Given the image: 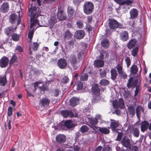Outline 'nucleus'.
<instances>
[{
    "label": "nucleus",
    "mask_w": 151,
    "mask_h": 151,
    "mask_svg": "<svg viewBox=\"0 0 151 151\" xmlns=\"http://www.w3.org/2000/svg\"><path fill=\"white\" fill-rule=\"evenodd\" d=\"M37 8L35 6L30 8L29 9L28 15L30 18V30L28 35V38L30 40L32 39L35 30L38 27L39 21L37 19L39 14L37 13Z\"/></svg>",
    "instance_id": "obj_1"
},
{
    "label": "nucleus",
    "mask_w": 151,
    "mask_h": 151,
    "mask_svg": "<svg viewBox=\"0 0 151 151\" xmlns=\"http://www.w3.org/2000/svg\"><path fill=\"white\" fill-rule=\"evenodd\" d=\"M94 9V5L91 1L85 2L83 5V11L84 13L87 15L91 14Z\"/></svg>",
    "instance_id": "obj_2"
},
{
    "label": "nucleus",
    "mask_w": 151,
    "mask_h": 151,
    "mask_svg": "<svg viewBox=\"0 0 151 151\" xmlns=\"http://www.w3.org/2000/svg\"><path fill=\"white\" fill-rule=\"evenodd\" d=\"M68 61L75 69H77L80 67V61L78 60H77L76 56L74 55H71L70 56Z\"/></svg>",
    "instance_id": "obj_3"
},
{
    "label": "nucleus",
    "mask_w": 151,
    "mask_h": 151,
    "mask_svg": "<svg viewBox=\"0 0 151 151\" xmlns=\"http://www.w3.org/2000/svg\"><path fill=\"white\" fill-rule=\"evenodd\" d=\"M9 22L12 24H15L18 25L21 22V16L20 14L18 16L14 14H12L9 17Z\"/></svg>",
    "instance_id": "obj_4"
},
{
    "label": "nucleus",
    "mask_w": 151,
    "mask_h": 151,
    "mask_svg": "<svg viewBox=\"0 0 151 151\" xmlns=\"http://www.w3.org/2000/svg\"><path fill=\"white\" fill-rule=\"evenodd\" d=\"M109 26L111 29L114 30L118 27H122V24L119 23L116 20L114 19H109Z\"/></svg>",
    "instance_id": "obj_5"
},
{
    "label": "nucleus",
    "mask_w": 151,
    "mask_h": 151,
    "mask_svg": "<svg viewBox=\"0 0 151 151\" xmlns=\"http://www.w3.org/2000/svg\"><path fill=\"white\" fill-rule=\"evenodd\" d=\"M112 104L113 106L115 108L119 107L123 108L124 107V102L122 99H119L118 102L116 100L113 101Z\"/></svg>",
    "instance_id": "obj_6"
},
{
    "label": "nucleus",
    "mask_w": 151,
    "mask_h": 151,
    "mask_svg": "<svg viewBox=\"0 0 151 151\" xmlns=\"http://www.w3.org/2000/svg\"><path fill=\"white\" fill-rule=\"evenodd\" d=\"M121 143L123 146L131 149L130 140L127 137L124 136L121 141Z\"/></svg>",
    "instance_id": "obj_7"
},
{
    "label": "nucleus",
    "mask_w": 151,
    "mask_h": 151,
    "mask_svg": "<svg viewBox=\"0 0 151 151\" xmlns=\"http://www.w3.org/2000/svg\"><path fill=\"white\" fill-rule=\"evenodd\" d=\"M58 66L61 69H64L66 67L67 63L66 60L63 58L59 59L58 61Z\"/></svg>",
    "instance_id": "obj_8"
},
{
    "label": "nucleus",
    "mask_w": 151,
    "mask_h": 151,
    "mask_svg": "<svg viewBox=\"0 0 151 151\" xmlns=\"http://www.w3.org/2000/svg\"><path fill=\"white\" fill-rule=\"evenodd\" d=\"M85 32L82 30H79L76 31L74 34V37L77 39H81L85 36Z\"/></svg>",
    "instance_id": "obj_9"
},
{
    "label": "nucleus",
    "mask_w": 151,
    "mask_h": 151,
    "mask_svg": "<svg viewBox=\"0 0 151 151\" xmlns=\"http://www.w3.org/2000/svg\"><path fill=\"white\" fill-rule=\"evenodd\" d=\"M9 60L8 58L5 56L3 57L0 60V67L1 68H5L8 65Z\"/></svg>",
    "instance_id": "obj_10"
},
{
    "label": "nucleus",
    "mask_w": 151,
    "mask_h": 151,
    "mask_svg": "<svg viewBox=\"0 0 151 151\" xmlns=\"http://www.w3.org/2000/svg\"><path fill=\"white\" fill-rule=\"evenodd\" d=\"M9 9V5L8 2H4L1 5L0 11L3 13H5L8 12Z\"/></svg>",
    "instance_id": "obj_11"
},
{
    "label": "nucleus",
    "mask_w": 151,
    "mask_h": 151,
    "mask_svg": "<svg viewBox=\"0 0 151 151\" xmlns=\"http://www.w3.org/2000/svg\"><path fill=\"white\" fill-rule=\"evenodd\" d=\"M66 140V137L64 134H60L56 137V140L59 143H64Z\"/></svg>",
    "instance_id": "obj_12"
},
{
    "label": "nucleus",
    "mask_w": 151,
    "mask_h": 151,
    "mask_svg": "<svg viewBox=\"0 0 151 151\" xmlns=\"http://www.w3.org/2000/svg\"><path fill=\"white\" fill-rule=\"evenodd\" d=\"M130 17L129 18L134 19L137 17L138 15V12L135 9H131L129 12Z\"/></svg>",
    "instance_id": "obj_13"
},
{
    "label": "nucleus",
    "mask_w": 151,
    "mask_h": 151,
    "mask_svg": "<svg viewBox=\"0 0 151 151\" xmlns=\"http://www.w3.org/2000/svg\"><path fill=\"white\" fill-rule=\"evenodd\" d=\"M132 78H131L128 81V82L127 83V86L128 88H130L131 87H133L135 86H137L136 85L138 82V81L137 79H136L134 81L132 82Z\"/></svg>",
    "instance_id": "obj_14"
},
{
    "label": "nucleus",
    "mask_w": 151,
    "mask_h": 151,
    "mask_svg": "<svg viewBox=\"0 0 151 151\" xmlns=\"http://www.w3.org/2000/svg\"><path fill=\"white\" fill-rule=\"evenodd\" d=\"M110 120L111 122L110 123V127L112 131H115L116 129L119 126V122L112 119H111Z\"/></svg>",
    "instance_id": "obj_15"
},
{
    "label": "nucleus",
    "mask_w": 151,
    "mask_h": 151,
    "mask_svg": "<svg viewBox=\"0 0 151 151\" xmlns=\"http://www.w3.org/2000/svg\"><path fill=\"white\" fill-rule=\"evenodd\" d=\"M67 13L69 17L71 18H72L76 14L74 9L71 6L68 7Z\"/></svg>",
    "instance_id": "obj_16"
},
{
    "label": "nucleus",
    "mask_w": 151,
    "mask_h": 151,
    "mask_svg": "<svg viewBox=\"0 0 151 151\" xmlns=\"http://www.w3.org/2000/svg\"><path fill=\"white\" fill-rule=\"evenodd\" d=\"M50 100L46 98H42L40 100V103L43 107H45L49 105Z\"/></svg>",
    "instance_id": "obj_17"
},
{
    "label": "nucleus",
    "mask_w": 151,
    "mask_h": 151,
    "mask_svg": "<svg viewBox=\"0 0 151 151\" xmlns=\"http://www.w3.org/2000/svg\"><path fill=\"white\" fill-rule=\"evenodd\" d=\"M57 22V19L54 16L51 17L49 20L48 23V25L50 27V28H51Z\"/></svg>",
    "instance_id": "obj_18"
},
{
    "label": "nucleus",
    "mask_w": 151,
    "mask_h": 151,
    "mask_svg": "<svg viewBox=\"0 0 151 151\" xmlns=\"http://www.w3.org/2000/svg\"><path fill=\"white\" fill-rule=\"evenodd\" d=\"M92 90L93 92L95 95H98L100 93V89L99 88L98 85L96 84L93 85Z\"/></svg>",
    "instance_id": "obj_19"
},
{
    "label": "nucleus",
    "mask_w": 151,
    "mask_h": 151,
    "mask_svg": "<svg viewBox=\"0 0 151 151\" xmlns=\"http://www.w3.org/2000/svg\"><path fill=\"white\" fill-rule=\"evenodd\" d=\"M94 65L96 67H102L104 65V61L102 60H96L94 61Z\"/></svg>",
    "instance_id": "obj_20"
},
{
    "label": "nucleus",
    "mask_w": 151,
    "mask_h": 151,
    "mask_svg": "<svg viewBox=\"0 0 151 151\" xmlns=\"http://www.w3.org/2000/svg\"><path fill=\"white\" fill-rule=\"evenodd\" d=\"M128 37V33L126 31H124L121 32L120 35V38L123 41L127 40Z\"/></svg>",
    "instance_id": "obj_21"
},
{
    "label": "nucleus",
    "mask_w": 151,
    "mask_h": 151,
    "mask_svg": "<svg viewBox=\"0 0 151 151\" xmlns=\"http://www.w3.org/2000/svg\"><path fill=\"white\" fill-rule=\"evenodd\" d=\"M149 123L146 121H144L141 124V131L143 132L149 127Z\"/></svg>",
    "instance_id": "obj_22"
},
{
    "label": "nucleus",
    "mask_w": 151,
    "mask_h": 151,
    "mask_svg": "<svg viewBox=\"0 0 151 151\" xmlns=\"http://www.w3.org/2000/svg\"><path fill=\"white\" fill-rule=\"evenodd\" d=\"M61 113L65 118H67L69 116H71L73 115L71 111L68 110H62L61 111Z\"/></svg>",
    "instance_id": "obj_23"
},
{
    "label": "nucleus",
    "mask_w": 151,
    "mask_h": 151,
    "mask_svg": "<svg viewBox=\"0 0 151 151\" xmlns=\"http://www.w3.org/2000/svg\"><path fill=\"white\" fill-rule=\"evenodd\" d=\"M79 101L78 98L73 97L70 100V104L72 106H74L78 103Z\"/></svg>",
    "instance_id": "obj_24"
},
{
    "label": "nucleus",
    "mask_w": 151,
    "mask_h": 151,
    "mask_svg": "<svg viewBox=\"0 0 151 151\" xmlns=\"http://www.w3.org/2000/svg\"><path fill=\"white\" fill-rule=\"evenodd\" d=\"M137 41L135 39H132L130 40L127 44V47L129 49L133 48L135 45Z\"/></svg>",
    "instance_id": "obj_25"
},
{
    "label": "nucleus",
    "mask_w": 151,
    "mask_h": 151,
    "mask_svg": "<svg viewBox=\"0 0 151 151\" xmlns=\"http://www.w3.org/2000/svg\"><path fill=\"white\" fill-rule=\"evenodd\" d=\"M63 11L62 10H59L58 14V18L60 20H63L65 19L66 17L63 14Z\"/></svg>",
    "instance_id": "obj_26"
},
{
    "label": "nucleus",
    "mask_w": 151,
    "mask_h": 151,
    "mask_svg": "<svg viewBox=\"0 0 151 151\" xmlns=\"http://www.w3.org/2000/svg\"><path fill=\"white\" fill-rule=\"evenodd\" d=\"M134 136L135 137H137L139 136V129L136 128H133L132 130L130 131Z\"/></svg>",
    "instance_id": "obj_27"
},
{
    "label": "nucleus",
    "mask_w": 151,
    "mask_h": 151,
    "mask_svg": "<svg viewBox=\"0 0 151 151\" xmlns=\"http://www.w3.org/2000/svg\"><path fill=\"white\" fill-rule=\"evenodd\" d=\"M99 128V130L100 132L102 133L107 134H108L110 132V131L109 129L106 127H97Z\"/></svg>",
    "instance_id": "obj_28"
},
{
    "label": "nucleus",
    "mask_w": 151,
    "mask_h": 151,
    "mask_svg": "<svg viewBox=\"0 0 151 151\" xmlns=\"http://www.w3.org/2000/svg\"><path fill=\"white\" fill-rule=\"evenodd\" d=\"M87 120L88 122L92 126L95 125L97 124V120L95 118L87 117Z\"/></svg>",
    "instance_id": "obj_29"
},
{
    "label": "nucleus",
    "mask_w": 151,
    "mask_h": 151,
    "mask_svg": "<svg viewBox=\"0 0 151 151\" xmlns=\"http://www.w3.org/2000/svg\"><path fill=\"white\" fill-rule=\"evenodd\" d=\"M110 72L111 74V78L112 80H114L116 78L117 71L115 69H112L111 70Z\"/></svg>",
    "instance_id": "obj_30"
},
{
    "label": "nucleus",
    "mask_w": 151,
    "mask_h": 151,
    "mask_svg": "<svg viewBox=\"0 0 151 151\" xmlns=\"http://www.w3.org/2000/svg\"><path fill=\"white\" fill-rule=\"evenodd\" d=\"M64 125L68 128H71L74 126L73 124H72V122L70 120L65 121L64 123Z\"/></svg>",
    "instance_id": "obj_31"
},
{
    "label": "nucleus",
    "mask_w": 151,
    "mask_h": 151,
    "mask_svg": "<svg viewBox=\"0 0 151 151\" xmlns=\"http://www.w3.org/2000/svg\"><path fill=\"white\" fill-rule=\"evenodd\" d=\"M135 107L133 105H130L128 107V112L130 114L134 115L135 114Z\"/></svg>",
    "instance_id": "obj_32"
},
{
    "label": "nucleus",
    "mask_w": 151,
    "mask_h": 151,
    "mask_svg": "<svg viewBox=\"0 0 151 151\" xmlns=\"http://www.w3.org/2000/svg\"><path fill=\"white\" fill-rule=\"evenodd\" d=\"M17 56H16L15 54L13 55L11 59L10 60L9 64L10 65H13V64L17 62Z\"/></svg>",
    "instance_id": "obj_33"
},
{
    "label": "nucleus",
    "mask_w": 151,
    "mask_h": 151,
    "mask_svg": "<svg viewBox=\"0 0 151 151\" xmlns=\"http://www.w3.org/2000/svg\"><path fill=\"white\" fill-rule=\"evenodd\" d=\"M39 46V44L36 42H33L32 43L30 50V54L32 53V52L31 50L32 48L34 51L37 50Z\"/></svg>",
    "instance_id": "obj_34"
},
{
    "label": "nucleus",
    "mask_w": 151,
    "mask_h": 151,
    "mask_svg": "<svg viewBox=\"0 0 151 151\" xmlns=\"http://www.w3.org/2000/svg\"><path fill=\"white\" fill-rule=\"evenodd\" d=\"M102 46L105 48H107L109 46L108 40L107 39H104L101 42Z\"/></svg>",
    "instance_id": "obj_35"
},
{
    "label": "nucleus",
    "mask_w": 151,
    "mask_h": 151,
    "mask_svg": "<svg viewBox=\"0 0 151 151\" xmlns=\"http://www.w3.org/2000/svg\"><path fill=\"white\" fill-rule=\"evenodd\" d=\"M84 51L81 50L79 52L77 55V57L78 60L81 61L84 57Z\"/></svg>",
    "instance_id": "obj_36"
},
{
    "label": "nucleus",
    "mask_w": 151,
    "mask_h": 151,
    "mask_svg": "<svg viewBox=\"0 0 151 151\" xmlns=\"http://www.w3.org/2000/svg\"><path fill=\"white\" fill-rule=\"evenodd\" d=\"M143 108L140 106H138L136 109V114L138 117L140 116V113L143 112Z\"/></svg>",
    "instance_id": "obj_37"
},
{
    "label": "nucleus",
    "mask_w": 151,
    "mask_h": 151,
    "mask_svg": "<svg viewBox=\"0 0 151 151\" xmlns=\"http://www.w3.org/2000/svg\"><path fill=\"white\" fill-rule=\"evenodd\" d=\"M138 50L139 47L136 46L131 51L132 55L134 57L137 56V55Z\"/></svg>",
    "instance_id": "obj_38"
},
{
    "label": "nucleus",
    "mask_w": 151,
    "mask_h": 151,
    "mask_svg": "<svg viewBox=\"0 0 151 151\" xmlns=\"http://www.w3.org/2000/svg\"><path fill=\"white\" fill-rule=\"evenodd\" d=\"M73 36V35L68 30H67L65 33V38L67 40H69Z\"/></svg>",
    "instance_id": "obj_39"
},
{
    "label": "nucleus",
    "mask_w": 151,
    "mask_h": 151,
    "mask_svg": "<svg viewBox=\"0 0 151 151\" xmlns=\"http://www.w3.org/2000/svg\"><path fill=\"white\" fill-rule=\"evenodd\" d=\"M138 69L137 66L135 65H132L131 68V73L133 74L136 73L138 71Z\"/></svg>",
    "instance_id": "obj_40"
},
{
    "label": "nucleus",
    "mask_w": 151,
    "mask_h": 151,
    "mask_svg": "<svg viewBox=\"0 0 151 151\" xmlns=\"http://www.w3.org/2000/svg\"><path fill=\"white\" fill-rule=\"evenodd\" d=\"M16 27L14 29H13L12 27L7 28L6 29L5 33L8 35H10L11 32L14 31L16 29Z\"/></svg>",
    "instance_id": "obj_41"
},
{
    "label": "nucleus",
    "mask_w": 151,
    "mask_h": 151,
    "mask_svg": "<svg viewBox=\"0 0 151 151\" xmlns=\"http://www.w3.org/2000/svg\"><path fill=\"white\" fill-rule=\"evenodd\" d=\"M99 74L101 78H105L106 76V72L104 69H100Z\"/></svg>",
    "instance_id": "obj_42"
},
{
    "label": "nucleus",
    "mask_w": 151,
    "mask_h": 151,
    "mask_svg": "<svg viewBox=\"0 0 151 151\" xmlns=\"http://www.w3.org/2000/svg\"><path fill=\"white\" fill-rule=\"evenodd\" d=\"M6 76L0 78V84L1 85L4 86L6 83Z\"/></svg>",
    "instance_id": "obj_43"
},
{
    "label": "nucleus",
    "mask_w": 151,
    "mask_h": 151,
    "mask_svg": "<svg viewBox=\"0 0 151 151\" xmlns=\"http://www.w3.org/2000/svg\"><path fill=\"white\" fill-rule=\"evenodd\" d=\"M88 128L87 126L83 125L81 127L80 131L82 133H83L88 132Z\"/></svg>",
    "instance_id": "obj_44"
},
{
    "label": "nucleus",
    "mask_w": 151,
    "mask_h": 151,
    "mask_svg": "<svg viewBox=\"0 0 151 151\" xmlns=\"http://www.w3.org/2000/svg\"><path fill=\"white\" fill-rule=\"evenodd\" d=\"M12 38L15 41H18L19 39V36L15 33L13 34L12 35Z\"/></svg>",
    "instance_id": "obj_45"
},
{
    "label": "nucleus",
    "mask_w": 151,
    "mask_h": 151,
    "mask_svg": "<svg viewBox=\"0 0 151 151\" xmlns=\"http://www.w3.org/2000/svg\"><path fill=\"white\" fill-rule=\"evenodd\" d=\"M88 76L87 74H83L80 77V78L81 81H85L87 80Z\"/></svg>",
    "instance_id": "obj_46"
},
{
    "label": "nucleus",
    "mask_w": 151,
    "mask_h": 151,
    "mask_svg": "<svg viewBox=\"0 0 151 151\" xmlns=\"http://www.w3.org/2000/svg\"><path fill=\"white\" fill-rule=\"evenodd\" d=\"M100 83L101 85L106 86L109 84V81L107 80L103 79L100 81Z\"/></svg>",
    "instance_id": "obj_47"
},
{
    "label": "nucleus",
    "mask_w": 151,
    "mask_h": 151,
    "mask_svg": "<svg viewBox=\"0 0 151 151\" xmlns=\"http://www.w3.org/2000/svg\"><path fill=\"white\" fill-rule=\"evenodd\" d=\"M77 27L79 29H82L83 27V23L82 21H78L76 22Z\"/></svg>",
    "instance_id": "obj_48"
},
{
    "label": "nucleus",
    "mask_w": 151,
    "mask_h": 151,
    "mask_svg": "<svg viewBox=\"0 0 151 151\" xmlns=\"http://www.w3.org/2000/svg\"><path fill=\"white\" fill-rule=\"evenodd\" d=\"M69 81V79L68 77L65 76L61 80V82L63 84H66Z\"/></svg>",
    "instance_id": "obj_49"
},
{
    "label": "nucleus",
    "mask_w": 151,
    "mask_h": 151,
    "mask_svg": "<svg viewBox=\"0 0 151 151\" xmlns=\"http://www.w3.org/2000/svg\"><path fill=\"white\" fill-rule=\"evenodd\" d=\"M125 61L127 64V66L128 68L131 64V60L130 58L128 57H126L125 59Z\"/></svg>",
    "instance_id": "obj_50"
},
{
    "label": "nucleus",
    "mask_w": 151,
    "mask_h": 151,
    "mask_svg": "<svg viewBox=\"0 0 151 151\" xmlns=\"http://www.w3.org/2000/svg\"><path fill=\"white\" fill-rule=\"evenodd\" d=\"M140 90V88L139 86H137L135 91L134 96H137Z\"/></svg>",
    "instance_id": "obj_51"
},
{
    "label": "nucleus",
    "mask_w": 151,
    "mask_h": 151,
    "mask_svg": "<svg viewBox=\"0 0 151 151\" xmlns=\"http://www.w3.org/2000/svg\"><path fill=\"white\" fill-rule=\"evenodd\" d=\"M12 108L11 107H9L8 109L7 114L9 116H12Z\"/></svg>",
    "instance_id": "obj_52"
},
{
    "label": "nucleus",
    "mask_w": 151,
    "mask_h": 151,
    "mask_svg": "<svg viewBox=\"0 0 151 151\" xmlns=\"http://www.w3.org/2000/svg\"><path fill=\"white\" fill-rule=\"evenodd\" d=\"M123 4H126L129 5L132 3V0H125L123 1Z\"/></svg>",
    "instance_id": "obj_53"
},
{
    "label": "nucleus",
    "mask_w": 151,
    "mask_h": 151,
    "mask_svg": "<svg viewBox=\"0 0 151 151\" xmlns=\"http://www.w3.org/2000/svg\"><path fill=\"white\" fill-rule=\"evenodd\" d=\"M117 69L119 74L122 73L123 72L122 71V67L121 64H118L117 65Z\"/></svg>",
    "instance_id": "obj_54"
},
{
    "label": "nucleus",
    "mask_w": 151,
    "mask_h": 151,
    "mask_svg": "<svg viewBox=\"0 0 151 151\" xmlns=\"http://www.w3.org/2000/svg\"><path fill=\"white\" fill-rule=\"evenodd\" d=\"M83 87V84L81 82H79L77 85V89L78 90H81Z\"/></svg>",
    "instance_id": "obj_55"
},
{
    "label": "nucleus",
    "mask_w": 151,
    "mask_h": 151,
    "mask_svg": "<svg viewBox=\"0 0 151 151\" xmlns=\"http://www.w3.org/2000/svg\"><path fill=\"white\" fill-rule=\"evenodd\" d=\"M67 44L68 45H70V48H73L74 45V42L73 40H70L68 42Z\"/></svg>",
    "instance_id": "obj_56"
},
{
    "label": "nucleus",
    "mask_w": 151,
    "mask_h": 151,
    "mask_svg": "<svg viewBox=\"0 0 151 151\" xmlns=\"http://www.w3.org/2000/svg\"><path fill=\"white\" fill-rule=\"evenodd\" d=\"M15 50H17L18 52H21L22 51V47L19 46L17 45L15 49Z\"/></svg>",
    "instance_id": "obj_57"
},
{
    "label": "nucleus",
    "mask_w": 151,
    "mask_h": 151,
    "mask_svg": "<svg viewBox=\"0 0 151 151\" xmlns=\"http://www.w3.org/2000/svg\"><path fill=\"white\" fill-rule=\"evenodd\" d=\"M131 147H132L131 146ZM138 147L134 146H132V148L131 147V149H130L131 150V151H137L138 150Z\"/></svg>",
    "instance_id": "obj_58"
},
{
    "label": "nucleus",
    "mask_w": 151,
    "mask_h": 151,
    "mask_svg": "<svg viewBox=\"0 0 151 151\" xmlns=\"http://www.w3.org/2000/svg\"><path fill=\"white\" fill-rule=\"evenodd\" d=\"M122 136V134L121 133L118 132L117 138L116 139V140L119 141L121 139Z\"/></svg>",
    "instance_id": "obj_59"
},
{
    "label": "nucleus",
    "mask_w": 151,
    "mask_h": 151,
    "mask_svg": "<svg viewBox=\"0 0 151 151\" xmlns=\"http://www.w3.org/2000/svg\"><path fill=\"white\" fill-rule=\"evenodd\" d=\"M70 45H68V44H67L65 47V49L67 52H68L70 51L72 48H70Z\"/></svg>",
    "instance_id": "obj_60"
},
{
    "label": "nucleus",
    "mask_w": 151,
    "mask_h": 151,
    "mask_svg": "<svg viewBox=\"0 0 151 151\" xmlns=\"http://www.w3.org/2000/svg\"><path fill=\"white\" fill-rule=\"evenodd\" d=\"M119 74L124 79H126L127 78V74L123 72H122V73H120Z\"/></svg>",
    "instance_id": "obj_61"
},
{
    "label": "nucleus",
    "mask_w": 151,
    "mask_h": 151,
    "mask_svg": "<svg viewBox=\"0 0 151 151\" xmlns=\"http://www.w3.org/2000/svg\"><path fill=\"white\" fill-rule=\"evenodd\" d=\"M116 3L121 5H123V1L124 0H114Z\"/></svg>",
    "instance_id": "obj_62"
},
{
    "label": "nucleus",
    "mask_w": 151,
    "mask_h": 151,
    "mask_svg": "<svg viewBox=\"0 0 151 151\" xmlns=\"http://www.w3.org/2000/svg\"><path fill=\"white\" fill-rule=\"evenodd\" d=\"M41 83V82L40 81H37L35 82L34 84V87L35 88L38 86V84H40Z\"/></svg>",
    "instance_id": "obj_63"
},
{
    "label": "nucleus",
    "mask_w": 151,
    "mask_h": 151,
    "mask_svg": "<svg viewBox=\"0 0 151 151\" xmlns=\"http://www.w3.org/2000/svg\"><path fill=\"white\" fill-rule=\"evenodd\" d=\"M103 151H111V149L109 147H106L103 149Z\"/></svg>",
    "instance_id": "obj_64"
}]
</instances>
